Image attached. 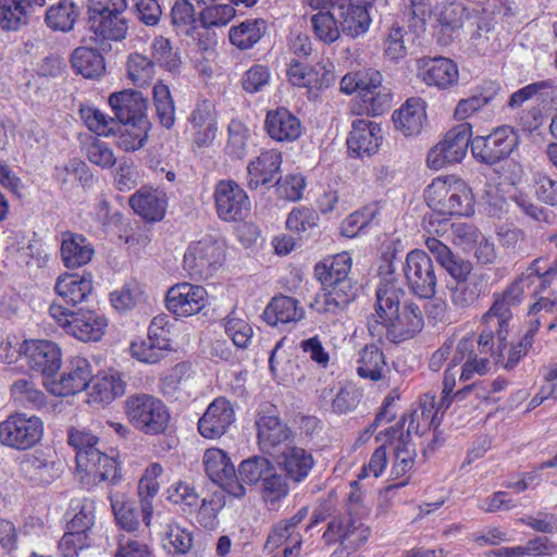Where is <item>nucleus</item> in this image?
Segmentation results:
<instances>
[{
	"label": "nucleus",
	"mask_w": 557,
	"mask_h": 557,
	"mask_svg": "<svg viewBox=\"0 0 557 557\" xmlns=\"http://www.w3.org/2000/svg\"><path fill=\"white\" fill-rule=\"evenodd\" d=\"M423 326L420 307L406 298V292L396 282H382L376 289L375 313L369 321L371 334L380 335L384 329L391 342L399 343L413 337Z\"/></svg>",
	"instance_id": "1"
},
{
	"label": "nucleus",
	"mask_w": 557,
	"mask_h": 557,
	"mask_svg": "<svg viewBox=\"0 0 557 557\" xmlns=\"http://www.w3.org/2000/svg\"><path fill=\"white\" fill-rule=\"evenodd\" d=\"M508 333L503 338L492 336L486 347H482L480 338L476 339V349L472 337L461 338L455 348V363L465 361L460 381H469L474 373L483 375L488 372L491 363L499 364L507 370L513 369L520 359L524 357L532 347L529 339H520L518 343L508 345Z\"/></svg>",
	"instance_id": "2"
},
{
	"label": "nucleus",
	"mask_w": 557,
	"mask_h": 557,
	"mask_svg": "<svg viewBox=\"0 0 557 557\" xmlns=\"http://www.w3.org/2000/svg\"><path fill=\"white\" fill-rule=\"evenodd\" d=\"M351 258L347 252L338 253L315 264L314 275L322 285V294L315 298L319 312L337 313L356 296V288L349 277Z\"/></svg>",
	"instance_id": "3"
},
{
	"label": "nucleus",
	"mask_w": 557,
	"mask_h": 557,
	"mask_svg": "<svg viewBox=\"0 0 557 557\" xmlns=\"http://www.w3.org/2000/svg\"><path fill=\"white\" fill-rule=\"evenodd\" d=\"M525 277H518L503 292L493 294V302L481 318L480 344L486 347L492 336L503 338L509 333L510 322L513 318L512 310L518 307L524 295Z\"/></svg>",
	"instance_id": "4"
},
{
	"label": "nucleus",
	"mask_w": 557,
	"mask_h": 557,
	"mask_svg": "<svg viewBox=\"0 0 557 557\" xmlns=\"http://www.w3.org/2000/svg\"><path fill=\"white\" fill-rule=\"evenodd\" d=\"M370 536L371 528L361 517L338 512L329 520L322 541L326 546L335 547L331 557H348L366 545Z\"/></svg>",
	"instance_id": "5"
},
{
	"label": "nucleus",
	"mask_w": 557,
	"mask_h": 557,
	"mask_svg": "<svg viewBox=\"0 0 557 557\" xmlns=\"http://www.w3.org/2000/svg\"><path fill=\"white\" fill-rule=\"evenodd\" d=\"M425 199L432 211L444 215H470L473 195L465 181L455 176L437 177L428 186Z\"/></svg>",
	"instance_id": "6"
},
{
	"label": "nucleus",
	"mask_w": 557,
	"mask_h": 557,
	"mask_svg": "<svg viewBox=\"0 0 557 557\" xmlns=\"http://www.w3.org/2000/svg\"><path fill=\"white\" fill-rule=\"evenodd\" d=\"M125 413L134 428L151 435L162 433L170 419L165 405L148 394L129 396L125 400Z\"/></svg>",
	"instance_id": "7"
},
{
	"label": "nucleus",
	"mask_w": 557,
	"mask_h": 557,
	"mask_svg": "<svg viewBox=\"0 0 557 557\" xmlns=\"http://www.w3.org/2000/svg\"><path fill=\"white\" fill-rule=\"evenodd\" d=\"M49 314L67 334L86 343L98 342L108 325L106 318L95 311H71L57 304L50 306Z\"/></svg>",
	"instance_id": "8"
},
{
	"label": "nucleus",
	"mask_w": 557,
	"mask_h": 557,
	"mask_svg": "<svg viewBox=\"0 0 557 557\" xmlns=\"http://www.w3.org/2000/svg\"><path fill=\"white\" fill-rule=\"evenodd\" d=\"M42 434V421L34 414L17 412L0 422L1 445L16 450L34 447L41 440Z\"/></svg>",
	"instance_id": "9"
},
{
	"label": "nucleus",
	"mask_w": 557,
	"mask_h": 557,
	"mask_svg": "<svg viewBox=\"0 0 557 557\" xmlns=\"http://www.w3.org/2000/svg\"><path fill=\"white\" fill-rule=\"evenodd\" d=\"M518 143L519 136L513 127L504 125L486 136L472 138L471 151L479 162L493 165L508 158Z\"/></svg>",
	"instance_id": "10"
},
{
	"label": "nucleus",
	"mask_w": 557,
	"mask_h": 557,
	"mask_svg": "<svg viewBox=\"0 0 557 557\" xmlns=\"http://www.w3.org/2000/svg\"><path fill=\"white\" fill-rule=\"evenodd\" d=\"M223 259V245L212 237H205L189 245L183 265L191 277L207 280L222 264Z\"/></svg>",
	"instance_id": "11"
},
{
	"label": "nucleus",
	"mask_w": 557,
	"mask_h": 557,
	"mask_svg": "<svg viewBox=\"0 0 557 557\" xmlns=\"http://www.w3.org/2000/svg\"><path fill=\"white\" fill-rule=\"evenodd\" d=\"M310 8L333 7L337 13L342 33L350 38L363 36L370 28L372 18L368 4L352 0H308Z\"/></svg>",
	"instance_id": "12"
},
{
	"label": "nucleus",
	"mask_w": 557,
	"mask_h": 557,
	"mask_svg": "<svg viewBox=\"0 0 557 557\" xmlns=\"http://www.w3.org/2000/svg\"><path fill=\"white\" fill-rule=\"evenodd\" d=\"M471 126L459 124L446 133L444 139L428 153L426 162L432 169L438 170L447 164L460 162L471 145Z\"/></svg>",
	"instance_id": "13"
},
{
	"label": "nucleus",
	"mask_w": 557,
	"mask_h": 557,
	"mask_svg": "<svg viewBox=\"0 0 557 557\" xmlns=\"http://www.w3.org/2000/svg\"><path fill=\"white\" fill-rule=\"evenodd\" d=\"M166 315H157L151 321L146 339L133 342L131 354L140 362L157 363L171 349Z\"/></svg>",
	"instance_id": "14"
},
{
	"label": "nucleus",
	"mask_w": 557,
	"mask_h": 557,
	"mask_svg": "<svg viewBox=\"0 0 557 557\" xmlns=\"http://www.w3.org/2000/svg\"><path fill=\"white\" fill-rule=\"evenodd\" d=\"M404 273L409 288L421 298L436 292L437 280L432 259L423 250H412L406 257Z\"/></svg>",
	"instance_id": "15"
},
{
	"label": "nucleus",
	"mask_w": 557,
	"mask_h": 557,
	"mask_svg": "<svg viewBox=\"0 0 557 557\" xmlns=\"http://www.w3.org/2000/svg\"><path fill=\"white\" fill-rule=\"evenodd\" d=\"M92 370L89 361L83 357L70 360L59 380H46L44 385L53 395L64 397L77 394L89 386Z\"/></svg>",
	"instance_id": "16"
},
{
	"label": "nucleus",
	"mask_w": 557,
	"mask_h": 557,
	"mask_svg": "<svg viewBox=\"0 0 557 557\" xmlns=\"http://www.w3.org/2000/svg\"><path fill=\"white\" fill-rule=\"evenodd\" d=\"M203 465L210 480L220 485L234 497H242L246 488L237 476L236 471L226 454L218 448L207 449L203 456Z\"/></svg>",
	"instance_id": "17"
},
{
	"label": "nucleus",
	"mask_w": 557,
	"mask_h": 557,
	"mask_svg": "<svg viewBox=\"0 0 557 557\" xmlns=\"http://www.w3.org/2000/svg\"><path fill=\"white\" fill-rule=\"evenodd\" d=\"M256 426L261 451L272 458L294 443L293 431L275 416H259Z\"/></svg>",
	"instance_id": "18"
},
{
	"label": "nucleus",
	"mask_w": 557,
	"mask_h": 557,
	"mask_svg": "<svg viewBox=\"0 0 557 557\" xmlns=\"http://www.w3.org/2000/svg\"><path fill=\"white\" fill-rule=\"evenodd\" d=\"M208 305V293L200 285L180 283L169 288L166 307L176 317L188 318Z\"/></svg>",
	"instance_id": "19"
},
{
	"label": "nucleus",
	"mask_w": 557,
	"mask_h": 557,
	"mask_svg": "<svg viewBox=\"0 0 557 557\" xmlns=\"http://www.w3.org/2000/svg\"><path fill=\"white\" fill-rule=\"evenodd\" d=\"M218 215L224 221L243 219L250 209V201L245 190L233 181H220L214 190Z\"/></svg>",
	"instance_id": "20"
},
{
	"label": "nucleus",
	"mask_w": 557,
	"mask_h": 557,
	"mask_svg": "<svg viewBox=\"0 0 557 557\" xmlns=\"http://www.w3.org/2000/svg\"><path fill=\"white\" fill-rule=\"evenodd\" d=\"M116 122L121 124H151L148 115V99L140 91L124 89L109 97Z\"/></svg>",
	"instance_id": "21"
},
{
	"label": "nucleus",
	"mask_w": 557,
	"mask_h": 557,
	"mask_svg": "<svg viewBox=\"0 0 557 557\" xmlns=\"http://www.w3.org/2000/svg\"><path fill=\"white\" fill-rule=\"evenodd\" d=\"M24 356L28 367L49 380L61 367V350L50 341H25Z\"/></svg>",
	"instance_id": "22"
},
{
	"label": "nucleus",
	"mask_w": 557,
	"mask_h": 557,
	"mask_svg": "<svg viewBox=\"0 0 557 557\" xmlns=\"http://www.w3.org/2000/svg\"><path fill=\"white\" fill-rule=\"evenodd\" d=\"M282 153L276 149L262 151L247 166L250 189L276 185L281 181Z\"/></svg>",
	"instance_id": "23"
},
{
	"label": "nucleus",
	"mask_w": 557,
	"mask_h": 557,
	"mask_svg": "<svg viewBox=\"0 0 557 557\" xmlns=\"http://www.w3.org/2000/svg\"><path fill=\"white\" fill-rule=\"evenodd\" d=\"M419 76L429 85L446 90L457 85L459 71L457 64L444 57L422 58L418 61Z\"/></svg>",
	"instance_id": "24"
},
{
	"label": "nucleus",
	"mask_w": 557,
	"mask_h": 557,
	"mask_svg": "<svg viewBox=\"0 0 557 557\" xmlns=\"http://www.w3.org/2000/svg\"><path fill=\"white\" fill-rule=\"evenodd\" d=\"M235 421V412L231 403L221 397L214 399L199 419L198 430L206 438L222 436Z\"/></svg>",
	"instance_id": "25"
},
{
	"label": "nucleus",
	"mask_w": 557,
	"mask_h": 557,
	"mask_svg": "<svg viewBox=\"0 0 557 557\" xmlns=\"http://www.w3.org/2000/svg\"><path fill=\"white\" fill-rule=\"evenodd\" d=\"M388 454H393L391 475L395 479L409 472L416 458V448L411 443L410 433H403L399 428H391L386 432Z\"/></svg>",
	"instance_id": "26"
},
{
	"label": "nucleus",
	"mask_w": 557,
	"mask_h": 557,
	"mask_svg": "<svg viewBox=\"0 0 557 557\" xmlns=\"http://www.w3.org/2000/svg\"><path fill=\"white\" fill-rule=\"evenodd\" d=\"M273 459L278 469L285 473V476L294 483L305 481L314 465L312 454L294 443Z\"/></svg>",
	"instance_id": "27"
},
{
	"label": "nucleus",
	"mask_w": 557,
	"mask_h": 557,
	"mask_svg": "<svg viewBox=\"0 0 557 557\" xmlns=\"http://www.w3.org/2000/svg\"><path fill=\"white\" fill-rule=\"evenodd\" d=\"M381 140L382 129L377 123L357 119L352 122L347 147L357 157L371 156L377 151Z\"/></svg>",
	"instance_id": "28"
},
{
	"label": "nucleus",
	"mask_w": 557,
	"mask_h": 557,
	"mask_svg": "<svg viewBox=\"0 0 557 557\" xmlns=\"http://www.w3.org/2000/svg\"><path fill=\"white\" fill-rule=\"evenodd\" d=\"M216 119L209 100L197 102L188 116V131L198 147H208L216 135Z\"/></svg>",
	"instance_id": "29"
},
{
	"label": "nucleus",
	"mask_w": 557,
	"mask_h": 557,
	"mask_svg": "<svg viewBox=\"0 0 557 557\" xmlns=\"http://www.w3.org/2000/svg\"><path fill=\"white\" fill-rule=\"evenodd\" d=\"M289 82L297 87H305L309 91H317L330 87L335 75L332 70L323 64L307 66L293 60L287 69Z\"/></svg>",
	"instance_id": "30"
},
{
	"label": "nucleus",
	"mask_w": 557,
	"mask_h": 557,
	"mask_svg": "<svg viewBox=\"0 0 557 557\" xmlns=\"http://www.w3.org/2000/svg\"><path fill=\"white\" fill-rule=\"evenodd\" d=\"M264 129L277 143H293L302 134L300 120L286 108H277L267 113Z\"/></svg>",
	"instance_id": "31"
},
{
	"label": "nucleus",
	"mask_w": 557,
	"mask_h": 557,
	"mask_svg": "<svg viewBox=\"0 0 557 557\" xmlns=\"http://www.w3.org/2000/svg\"><path fill=\"white\" fill-rule=\"evenodd\" d=\"M490 275L487 273H475L470 278L455 282L448 286L451 305L465 311L475 305L480 297L490 289Z\"/></svg>",
	"instance_id": "32"
},
{
	"label": "nucleus",
	"mask_w": 557,
	"mask_h": 557,
	"mask_svg": "<svg viewBox=\"0 0 557 557\" xmlns=\"http://www.w3.org/2000/svg\"><path fill=\"white\" fill-rule=\"evenodd\" d=\"M129 205L143 219L156 222L163 219L168 198L162 190L141 187L129 198Z\"/></svg>",
	"instance_id": "33"
},
{
	"label": "nucleus",
	"mask_w": 557,
	"mask_h": 557,
	"mask_svg": "<svg viewBox=\"0 0 557 557\" xmlns=\"http://www.w3.org/2000/svg\"><path fill=\"white\" fill-rule=\"evenodd\" d=\"M425 246L455 282L470 278L473 269L470 261L456 256L448 246L435 237H426Z\"/></svg>",
	"instance_id": "34"
},
{
	"label": "nucleus",
	"mask_w": 557,
	"mask_h": 557,
	"mask_svg": "<svg viewBox=\"0 0 557 557\" xmlns=\"http://www.w3.org/2000/svg\"><path fill=\"white\" fill-rule=\"evenodd\" d=\"M90 273H64L55 282V293L67 304L76 306L85 301L92 293Z\"/></svg>",
	"instance_id": "35"
},
{
	"label": "nucleus",
	"mask_w": 557,
	"mask_h": 557,
	"mask_svg": "<svg viewBox=\"0 0 557 557\" xmlns=\"http://www.w3.org/2000/svg\"><path fill=\"white\" fill-rule=\"evenodd\" d=\"M77 468L99 481L114 483L120 478L116 460L99 449L81 453L77 457Z\"/></svg>",
	"instance_id": "36"
},
{
	"label": "nucleus",
	"mask_w": 557,
	"mask_h": 557,
	"mask_svg": "<svg viewBox=\"0 0 557 557\" xmlns=\"http://www.w3.org/2000/svg\"><path fill=\"white\" fill-rule=\"evenodd\" d=\"M95 253L92 245L82 234L62 233L61 258L66 268H79L87 264Z\"/></svg>",
	"instance_id": "37"
},
{
	"label": "nucleus",
	"mask_w": 557,
	"mask_h": 557,
	"mask_svg": "<svg viewBox=\"0 0 557 557\" xmlns=\"http://www.w3.org/2000/svg\"><path fill=\"white\" fill-rule=\"evenodd\" d=\"M162 473L163 467L161 463L152 462L145 469V472L138 482V496L140 500L143 521L146 527H149L151 523L153 498L159 493L160 483L158 479Z\"/></svg>",
	"instance_id": "38"
},
{
	"label": "nucleus",
	"mask_w": 557,
	"mask_h": 557,
	"mask_svg": "<svg viewBox=\"0 0 557 557\" xmlns=\"http://www.w3.org/2000/svg\"><path fill=\"white\" fill-rule=\"evenodd\" d=\"M425 119V104L421 98H409L393 114L395 128L405 136L419 134Z\"/></svg>",
	"instance_id": "39"
},
{
	"label": "nucleus",
	"mask_w": 557,
	"mask_h": 557,
	"mask_svg": "<svg viewBox=\"0 0 557 557\" xmlns=\"http://www.w3.org/2000/svg\"><path fill=\"white\" fill-rule=\"evenodd\" d=\"M304 315L305 311L298 300L288 296L274 297L263 311V319L271 326L297 322Z\"/></svg>",
	"instance_id": "40"
},
{
	"label": "nucleus",
	"mask_w": 557,
	"mask_h": 557,
	"mask_svg": "<svg viewBox=\"0 0 557 557\" xmlns=\"http://www.w3.org/2000/svg\"><path fill=\"white\" fill-rule=\"evenodd\" d=\"M317 13L310 17L311 28L317 39L323 44L330 45L341 38L342 29L337 13L333 7L312 8Z\"/></svg>",
	"instance_id": "41"
},
{
	"label": "nucleus",
	"mask_w": 557,
	"mask_h": 557,
	"mask_svg": "<svg viewBox=\"0 0 557 557\" xmlns=\"http://www.w3.org/2000/svg\"><path fill=\"white\" fill-rule=\"evenodd\" d=\"M90 384L89 401L91 403L108 404L125 392V383L119 372L97 375L91 379Z\"/></svg>",
	"instance_id": "42"
},
{
	"label": "nucleus",
	"mask_w": 557,
	"mask_h": 557,
	"mask_svg": "<svg viewBox=\"0 0 557 557\" xmlns=\"http://www.w3.org/2000/svg\"><path fill=\"white\" fill-rule=\"evenodd\" d=\"M73 70L85 78H99L106 71L102 54L88 47L76 48L71 55Z\"/></svg>",
	"instance_id": "43"
},
{
	"label": "nucleus",
	"mask_w": 557,
	"mask_h": 557,
	"mask_svg": "<svg viewBox=\"0 0 557 557\" xmlns=\"http://www.w3.org/2000/svg\"><path fill=\"white\" fill-rule=\"evenodd\" d=\"M267 22L262 18L246 20L232 26L228 38L232 45L240 50L252 48L264 36Z\"/></svg>",
	"instance_id": "44"
},
{
	"label": "nucleus",
	"mask_w": 557,
	"mask_h": 557,
	"mask_svg": "<svg viewBox=\"0 0 557 557\" xmlns=\"http://www.w3.org/2000/svg\"><path fill=\"white\" fill-rule=\"evenodd\" d=\"M78 15L79 9L73 1L61 0L46 11L45 23L54 32L67 33L73 29Z\"/></svg>",
	"instance_id": "45"
},
{
	"label": "nucleus",
	"mask_w": 557,
	"mask_h": 557,
	"mask_svg": "<svg viewBox=\"0 0 557 557\" xmlns=\"http://www.w3.org/2000/svg\"><path fill=\"white\" fill-rule=\"evenodd\" d=\"M90 30L102 40L119 41L126 37L127 21L123 13L89 18Z\"/></svg>",
	"instance_id": "46"
},
{
	"label": "nucleus",
	"mask_w": 557,
	"mask_h": 557,
	"mask_svg": "<svg viewBox=\"0 0 557 557\" xmlns=\"http://www.w3.org/2000/svg\"><path fill=\"white\" fill-rule=\"evenodd\" d=\"M386 362L383 352L375 345H366L359 352L357 373L363 379L379 381L383 377Z\"/></svg>",
	"instance_id": "47"
},
{
	"label": "nucleus",
	"mask_w": 557,
	"mask_h": 557,
	"mask_svg": "<svg viewBox=\"0 0 557 557\" xmlns=\"http://www.w3.org/2000/svg\"><path fill=\"white\" fill-rule=\"evenodd\" d=\"M435 406V393L429 392L424 394L420 399L419 408L411 413V420L409 422L407 432H420L421 423L423 424L422 432L425 429L437 428L440 425V418Z\"/></svg>",
	"instance_id": "48"
},
{
	"label": "nucleus",
	"mask_w": 557,
	"mask_h": 557,
	"mask_svg": "<svg viewBox=\"0 0 557 557\" xmlns=\"http://www.w3.org/2000/svg\"><path fill=\"white\" fill-rule=\"evenodd\" d=\"M25 0H0V27L4 30H18L29 21Z\"/></svg>",
	"instance_id": "49"
},
{
	"label": "nucleus",
	"mask_w": 557,
	"mask_h": 557,
	"mask_svg": "<svg viewBox=\"0 0 557 557\" xmlns=\"http://www.w3.org/2000/svg\"><path fill=\"white\" fill-rule=\"evenodd\" d=\"M152 98L159 123L171 128L175 123V104L169 86L158 82L152 88Z\"/></svg>",
	"instance_id": "50"
},
{
	"label": "nucleus",
	"mask_w": 557,
	"mask_h": 557,
	"mask_svg": "<svg viewBox=\"0 0 557 557\" xmlns=\"http://www.w3.org/2000/svg\"><path fill=\"white\" fill-rule=\"evenodd\" d=\"M170 18L174 30L186 36L193 34L198 21L195 7L188 0H176L171 8Z\"/></svg>",
	"instance_id": "51"
},
{
	"label": "nucleus",
	"mask_w": 557,
	"mask_h": 557,
	"mask_svg": "<svg viewBox=\"0 0 557 557\" xmlns=\"http://www.w3.org/2000/svg\"><path fill=\"white\" fill-rule=\"evenodd\" d=\"M151 124H121L116 133H119L116 145L124 151H136L144 147L148 139V132Z\"/></svg>",
	"instance_id": "52"
},
{
	"label": "nucleus",
	"mask_w": 557,
	"mask_h": 557,
	"mask_svg": "<svg viewBox=\"0 0 557 557\" xmlns=\"http://www.w3.org/2000/svg\"><path fill=\"white\" fill-rule=\"evenodd\" d=\"M499 90L500 86L498 84L488 83L484 92L459 100L454 112L455 117L459 121L470 117L487 103H490L499 92Z\"/></svg>",
	"instance_id": "53"
},
{
	"label": "nucleus",
	"mask_w": 557,
	"mask_h": 557,
	"mask_svg": "<svg viewBox=\"0 0 557 557\" xmlns=\"http://www.w3.org/2000/svg\"><path fill=\"white\" fill-rule=\"evenodd\" d=\"M79 114L86 126L99 136H110L116 134L119 122L114 117L106 115L99 109L83 106Z\"/></svg>",
	"instance_id": "54"
},
{
	"label": "nucleus",
	"mask_w": 557,
	"mask_h": 557,
	"mask_svg": "<svg viewBox=\"0 0 557 557\" xmlns=\"http://www.w3.org/2000/svg\"><path fill=\"white\" fill-rule=\"evenodd\" d=\"M127 76L137 87L150 84L154 76V63L140 53H132L127 60Z\"/></svg>",
	"instance_id": "55"
},
{
	"label": "nucleus",
	"mask_w": 557,
	"mask_h": 557,
	"mask_svg": "<svg viewBox=\"0 0 557 557\" xmlns=\"http://www.w3.org/2000/svg\"><path fill=\"white\" fill-rule=\"evenodd\" d=\"M287 478L277 473L271 466V470L267 473L261 482V497L265 503L275 504L285 498L289 493Z\"/></svg>",
	"instance_id": "56"
},
{
	"label": "nucleus",
	"mask_w": 557,
	"mask_h": 557,
	"mask_svg": "<svg viewBox=\"0 0 557 557\" xmlns=\"http://www.w3.org/2000/svg\"><path fill=\"white\" fill-rule=\"evenodd\" d=\"M193 534L188 529L182 528L177 523L168 524L163 546L170 554L184 555L188 553L193 547Z\"/></svg>",
	"instance_id": "57"
},
{
	"label": "nucleus",
	"mask_w": 557,
	"mask_h": 557,
	"mask_svg": "<svg viewBox=\"0 0 557 557\" xmlns=\"http://www.w3.org/2000/svg\"><path fill=\"white\" fill-rule=\"evenodd\" d=\"M110 502L117 524L128 532L135 531L139 525V520L134 503L119 494L111 495Z\"/></svg>",
	"instance_id": "58"
},
{
	"label": "nucleus",
	"mask_w": 557,
	"mask_h": 557,
	"mask_svg": "<svg viewBox=\"0 0 557 557\" xmlns=\"http://www.w3.org/2000/svg\"><path fill=\"white\" fill-rule=\"evenodd\" d=\"M362 102V110L371 115H380L384 113L392 103V97L388 89L382 86L377 87L368 86L360 96Z\"/></svg>",
	"instance_id": "59"
},
{
	"label": "nucleus",
	"mask_w": 557,
	"mask_h": 557,
	"mask_svg": "<svg viewBox=\"0 0 557 557\" xmlns=\"http://www.w3.org/2000/svg\"><path fill=\"white\" fill-rule=\"evenodd\" d=\"M382 83V75L377 71L348 73L341 81V91L345 94L359 92V96L368 86L377 87Z\"/></svg>",
	"instance_id": "60"
},
{
	"label": "nucleus",
	"mask_w": 557,
	"mask_h": 557,
	"mask_svg": "<svg viewBox=\"0 0 557 557\" xmlns=\"http://www.w3.org/2000/svg\"><path fill=\"white\" fill-rule=\"evenodd\" d=\"M13 399L23 406L41 407L46 403L45 394L32 380L20 379L11 386Z\"/></svg>",
	"instance_id": "61"
},
{
	"label": "nucleus",
	"mask_w": 557,
	"mask_h": 557,
	"mask_svg": "<svg viewBox=\"0 0 557 557\" xmlns=\"http://www.w3.org/2000/svg\"><path fill=\"white\" fill-rule=\"evenodd\" d=\"M272 463L269 459L261 456H255L251 458H248L239 465L238 473L239 479L238 481L243 484H256L259 481L262 482L263 478L267 475V473L271 470Z\"/></svg>",
	"instance_id": "62"
},
{
	"label": "nucleus",
	"mask_w": 557,
	"mask_h": 557,
	"mask_svg": "<svg viewBox=\"0 0 557 557\" xmlns=\"http://www.w3.org/2000/svg\"><path fill=\"white\" fill-rule=\"evenodd\" d=\"M249 129L239 121H231L228 125V139L226 152L232 158L242 159L247 153Z\"/></svg>",
	"instance_id": "63"
},
{
	"label": "nucleus",
	"mask_w": 557,
	"mask_h": 557,
	"mask_svg": "<svg viewBox=\"0 0 557 557\" xmlns=\"http://www.w3.org/2000/svg\"><path fill=\"white\" fill-rule=\"evenodd\" d=\"M533 190L536 199L547 206H557V178L537 172L533 175Z\"/></svg>",
	"instance_id": "64"
}]
</instances>
